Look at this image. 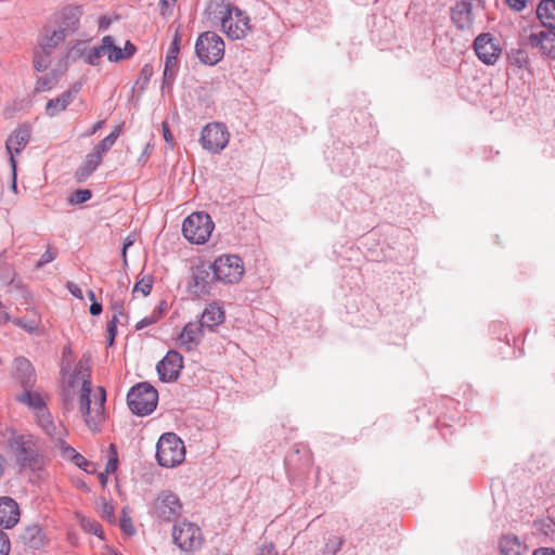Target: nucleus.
Instances as JSON below:
<instances>
[{
    "instance_id": "1",
    "label": "nucleus",
    "mask_w": 555,
    "mask_h": 555,
    "mask_svg": "<svg viewBox=\"0 0 555 555\" xmlns=\"http://www.w3.org/2000/svg\"><path fill=\"white\" fill-rule=\"evenodd\" d=\"M69 372V364H63L61 373L65 379V389H74L81 385L78 403L79 412L86 425L94 433L100 431V425L105 420L104 404L106 401V392L103 387H99V393L94 395L93 406L91 400L92 385L90 379L91 366L88 358H81L76 364L73 373Z\"/></svg>"
},
{
    "instance_id": "2",
    "label": "nucleus",
    "mask_w": 555,
    "mask_h": 555,
    "mask_svg": "<svg viewBox=\"0 0 555 555\" xmlns=\"http://www.w3.org/2000/svg\"><path fill=\"white\" fill-rule=\"evenodd\" d=\"M8 448L22 469H38L43 464L38 439L28 434H15L8 439Z\"/></svg>"
},
{
    "instance_id": "3",
    "label": "nucleus",
    "mask_w": 555,
    "mask_h": 555,
    "mask_svg": "<svg viewBox=\"0 0 555 555\" xmlns=\"http://www.w3.org/2000/svg\"><path fill=\"white\" fill-rule=\"evenodd\" d=\"M157 402V390L145 382L131 387L127 395L128 406L138 416L151 414L156 409Z\"/></svg>"
},
{
    "instance_id": "4",
    "label": "nucleus",
    "mask_w": 555,
    "mask_h": 555,
    "mask_svg": "<svg viewBox=\"0 0 555 555\" xmlns=\"http://www.w3.org/2000/svg\"><path fill=\"white\" fill-rule=\"evenodd\" d=\"M183 441L175 433L160 436L156 446V459L163 467H176L184 461Z\"/></svg>"
},
{
    "instance_id": "5",
    "label": "nucleus",
    "mask_w": 555,
    "mask_h": 555,
    "mask_svg": "<svg viewBox=\"0 0 555 555\" xmlns=\"http://www.w3.org/2000/svg\"><path fill=\"white\" fill-rule=\"evenodd\" d=\"M219 8L222 31L232 40L244 38L250 29V20L246 13L231 4H222Z\"/></svg>"
},
{
    "instance_id": "6",
    "label": "nucleus",
    "mask_w": 555,
    "mask_h": 555,
    "mask_svg": "<svg viewBox=\"0 0 555 555\" xmlns=\"http://www.w3.org/2000/svg\"><path fill=\"white\" fill-rule=\"evenodd\" d=\"M214 228L210 216L204 211H197L184 219L182 233L190 243L204 244L210 237Z\"/></svg>"
},
{
    "instance_id": "7",
    "label": "nucleus",
    "mask_w": 555,
    "mask_h": 555,
    "mask_svg": "<svg viewBox=\"0 0 555 555\" xmlns=\"http://www.w3.org/2000/svg\"><path fill=\"white\" fill-rule=\"evenodd\" d=\"M195 53L202 63L216 65L223 57L224 42L216 33L205 31L196 40Z\"/></svg>"
},
{
    "instance_id": "8",
    "label": "nucleus",
    "mask_w": 555,
    "mask_h": 555,
    "mask_svg": "<svg viewBox=\"0 0 555 555\" xmlns=\"http://www.w3.org/2000/svg\"><path fill=\"white\" fill-rule=\"evenodd\" d=\"M182 513V503L177 494L164 490L157 494L152 503L151 514L159 521H176Z\"/></svg>"
},
{
    "instance_id": "9",
    "label": "nucleus",
    "mask_w": 555,
    "mask_h": 555,
    "mask_svg": "<svg viewBox=\"0 0 555 555\" xmlns=\"http://www.w3.org/2000/svg\"><path fill=\"white\" fill-rule=\"evenodd\" d=\"M216 280L225 284L237 283L244 274V264L236 255H221L211 262Z\"/></svg>"
},
{
    "instance_id": "10",
    "label": "nucleus",
    "mask_w": 555,
    "mask_h": 555,
    "mask_svg": "<svg viewBox=\"0 0 555 555\" xmlns=\"http://www.w3.org/2000/svg\"><path fill=\"white\" fill-rule=\"evenodd\" d=\"M230 133L221 122L207 124L201 133L199 142L203 149L210 153H220L228 145Z\"/></svg>"
},
{
    "instance_id": "11",
    "label": "nucleus",
    "mask_w": 555,
    "mask_h": 555,
    "mask_svg": "<svg viewBox=\"0 0 555 555\" xmlns=\"http://www.w3.org/2000/svg\"><path fill=\"white\" fill-rule=\"evenodd\" d=\"M215 281L217 280L211 262L202 261L192 267V278L188 285L189 292L196 297L206 295Z\"/></svg>"
},
{
    "instance_id": "12",
    "label": "nucleus",
    "mask_w": 555,
    "mask_h": 555,
    "mask_svg": "<svg viewBox=\"0 0 555 555\" xmlns=\"http://www.w3.org/2000/svg\"><path fill=\"white\" fill-rule=\"evenodd\" d=\"M172 539L182 551H193L202 544V532L196 525L182 521L175 525Z\"/></svg>"
},
{
    "instance_id": "13",
    "label": "nucleus",
    "mask_w": 555,
    "mask_h": 555,
    "mask_svg": "<svg viewBox=\"0 0 555 555\" xmlns=\"http://www.w3.org/2000/svg\"><path fill=\"white\" fill-rule=\"evenodd\" d=\"M31 137V129L28 125H22L16 128L5 142L7 152L10 155V164L13 170V189L16 190V160L15 155L20 154L28 144Z\"/></svg>"
},
{
    "instance_id": "14",
    "label": "nucleus",
    "mask_w": 555,
    "mask_h": 555,
    "mask_svg": "<svg viewBox=\"0 0 555 555\" xmlns=\"http://www.w3.org/2000/svg\"><path fill=\"white\" fill-rule=\"evenodd\" d=\"M182 367L183 358L176 350L168 351L165 358L156 365L157 373L163 382L177 380Z\"/></svg>"
},
{
    "instance_id": "15",
    "label": "nucleus",
    "mask_w": 555,
    "mask_h": 555,
    "mask_svg": "<svg viewBox=\"0 0 555 555\" xmlns=\"http://www.w3.org/2000/svg\"><path fill=\"white\" fill-rule=\"evenodd\" d=\"M12 377L22 389L34 388L37 382L35 367L25 357L14 359Z\"/></svg>"
},
{
    "instance_id": "16",
    "label": "nucleus",
    "mask_w": 555,
    "mask_h": 555,
    "mask_svg": "<svg viewBox=\"0 0 555 555\" xmlns=\"http://www.w3.org/2000/svg\"><path fill=\"white\" fill-rule=\"evenodd\" d=\"M81 15L82 8L80 5H67L60 12L55 26L69 36L79 28Z\"/></svg>"
},
{
    "instance_id": "17",
    "label": "nucleus",
    "mask_w": 555,
    "mask_h": 555,
    "mask_svg": "<svg viewBox=\"0 0 555 555\" xmlns=\"http://www.w3.org/2000/svg\"><path fill=\"white\" fill-rule=\"evenodd\" d=\"M203 336V327L196 322H189L179 334L177 344L180 348L192 351L198 346Z\"/></svg>"
},
{
    "instance_id": "18",
    "label": "nucleus",
    "mask_w": 555,
    "mask_h": 555,
    "mask_svg": "<svg viewBox=\"0 0 555 555\" xmlns=\"http://www.w3.org/2000/svg\"><path fill=\"white\" fill-rule=\"evenodd\" d=\"M80 88L81 85L77 82L57 98L49 100L46 104L47 115L54 117L61 112L65 111L67 106L74 101L80 91Z\"/></svg>"
},
{
    "instance_id": "19",
    "label": "nucleus",
    "mask_w": 555,
    "mask_h": 555,
    "mask_svg": "<svg viewBox=\"0 0 555 555\" xmlns=\"http://www.w3.org/2000/svg\"><path fill=\"white\" fill-rule=\"evenodd\" d=\"M552 30L532 33L528 41L531 47L538 48L542 54L555 60V33Z\"/></svg>"
},
{
    "instance_id": "20",
    "label": "nucleus",
    "mask_w": 555,
    "mask_h": 555,
    "mask_svg": "<svg viewBox=\"0 0 555 555\" xmlns=\"http://www.w3.org/2000/svg\"><path fill=\"white\" fill-rule=\"evenodd\" d=\"M49 396L42 391L34 390V388L23 389V391L15 396V400L34 410L35 413L47 408V400Z\"/></svg>"
},
{
    "instance_id": "21",
    "label": "nucleus",
    "mask_w": 555,
    "mask_h": 555,
    "mask_svg": "<svg viewBox=\"0 0 555 555\" xmlns=\"http://www.w3.org/2000/svg\"><path fill=\"white\" fill-rule=\"evenodd\" d=\"M20 519L17 503L9 496L0 498V526L5 528L14 527Z\"/></svg>"
},
{
    "instance_id": "22",
    "label": "nucleus",
    "mask_w": 555,
    "mask_h": 555,
    "mask_svg": "<svg viewBox=\"0 0 555 555\" xmlns=\"http://www.w3.org/2000/svg\"><path fill=\"white\" fill-rule=\"evenodd\" d=\"M68 37L64 30H61L53 24H48L43 27L42 35L39 41L40 48L46 51H52L63 43Z\"/></svg>"
},
{
    "instance_id": "23",
    "label": "nucleus",
    "mask_w": 555,
    "mask_h": 555,
    "mask_svg": "<svg viewBox=\"0 0 555 555\" xmlns=\"http://www.w3.org/2000/svg\"><path fill=\"white\" fill-rule=\"evenodd\" d=\"M451 20L457 28L464 29L472 24V3L469 1H459L451 9Z\"/></svg>"
},
{
    "instance_id": "24",
    "label": "nucleus",
    "mask_w": 555,
    "mask_h": 555,
    "mask_svg": "<svg viewBox=\"0 0 555 555\" xmlns=\"http://www.w3.org/2000/svg\"><path fill=\"white\" fill-rule=\"evenodd\" d=\"M224 321V311L216 302L209 304L202 313L198 324L209 330L218 326Z\"/></svg>"
},
{
    "instance_id": "25",
    "label": "nucleus",
    "mask_w": 555,
    "mask_h": 555,
    "mask_svg": "<svg viewBox=\"0 0 555 555\" xmlns=\"http://www.w3.org/2000/svg\"><path fill=\"white\" fill-rule=\"evenodd\" d=\"M499 548L502 555H525L526 544L515 534H505L499 541Z\"/></svg>"
},
{
    "instance_id": "26",
    "label": "nucleus",
    "mask_w": 555,
    "mask_h": 555,
    "mask_svg": "<svg viewBox=\"0 0 555 555\" xmlns=\"http://www.w3.org/2000/svg\"><path fill=\"white\" fill-rule=\"evenodd\" d=\"M103 157L96 152L92 151L87 156L85 162L77 168L75 178L81 182L88 179L101 165Z\"/></svg>"
},
{
    "instance_id": "27",
    "label": "nucleus",
    "mask_w": 555,
    "mask_h": 555,
    "mask_svg": "<svg viewBox=\"0 0 555 555\" xmlns=\"http://www.w3.org/2000/svg\"><path fill=\"white\" fill-rule=\"evenodd\" d=\"M29 317L14 318L12 323L20 328H23L28 334H40L41 318L35 308L26 309Z\"/></svg>"
},
{
    "instance_id": "28",
    "label": "nucleus",
    "mask_w": 555,
    "mask_h": 555,
    "mask_svg": "<svg viewBox=\"0 0 555 555\" xmlns=\"http://www.w3.org/2000/svg\"><path fill=\"white\" fill-rule=\"evenodd\" d=\"M537 16L544 27L555 30V0H542L537 7Z\"/></svg>"
},
{
    "instance_id": "29",
    "label": "nucleus",
    "mask_w": 555,
    "mask_h": 555,
    "mask_svg": "<svg viewBox=\"0 0 555 555\" xmlns=\"http://www.w3.org/2000/svg\"><path fill=\"white\" fill-rule=\"evenodd\" d=\"M21 538L26 546L34 550L42 547L46 543V535L37 525L28 526Z\"/></svg>"
},
{
    "instance_id": "30",
    "label": "nucleus",
    "mask_w": 555,
    "mask_h": 555,
    "mask_svg": "<svg viewBox=\"0 0 555 555\" xmlns=\"http://www.w3.org/2000/svg\"><path fill=\"white\" fill-rule=\"evenodd\" d=\"M179 50L168 49L164 68V85H171L178 70Z\"/></svg>"
},
{
    "instance_id": "31",
    "label": "nucleus",
    "mask_w": 555,
    "mask_h": 555,
    "mask_svg": "<svg viewBox=\"0 0 555 555\" xmlns=\"http://www.w3.org/2000/svg\"><path fill=\"white\" fill-rule=\"evenodd\" d=\"M61 454L65 459L72 460L78 467L82 468L87 473H91L93 464L86 460L80 453H78L68 443L61 444Z\"/></svg>"
},
{
    "instance_id": "32",
    "label": "nucleus",
    "mask_w": 555,
    "mask_h": 555,
    "mask_svg": "<svg viewBox=\"0 0 555 555\" xmlns=\"http://www.w3.org/2000/svg\"><path fill=\"white\" fill-rule=\"evenodd\" d=\"M101 49L104 51V55L107 60L113 63H117L124 60L121 48L115 44V39L112 36H104L101 40Z\"/></svg>"
},
{
    "instance_id": "33",
    "label": "nucleus",
    "mask_w": 555,
    "mask_h": 555,
    "mask_svg": "<svg viewBox=\"0 0 555 555\" xmlns=\"http://www.w3.org/2000/svg\"><path fill=\"white\" fill-rule=\"evenodd\" d=\"M42 430L54 441L55 447L60 450L61 444L66 443L64 438L67 436V429L62 422H53L49 427H46Z\"/></svg>"
},
{
    "instance_id": "34",
    "label": "nucleus",
    "mask_w": 555,
    "mask_h": 555,
    "mask_svg": "<svg viewBox=\"0 0 555 555\" xmlns=\"http://www.w3.org/2000/svg\"><path fill=\"white\" fill-rule=\"evenodd\" d=\"M120 134V127L115 128L108 135L99 142L93 151L104 157V155L112 149Z\"/></svg>"
},
{
    "instance_id": "35",
    "label": "nucleus",
    "mask_w": 555,
    "mask_h": 555,
    "mask_svg": "<svg viewBox=\"0 0 555 555\" xmlns=\"http://www.w3.org/2000/svg\"><path fill=\"white\" fill-rule=\"evenodd\" d=\"M52 51L40 48L34 54V67L37 72H44L51 64Z\"/></svg>"
},
{
    "instance_id": "36",
    "label": "nucleus",
    "mask_w": 555,
    "mask_h": 555,
    "mask_svg": "<svg viewBox=\"0 0 555 555\" xmlns=\"http://www.w3.org/2000/svg\"><path fill=\"white\" fill-rule=\"evenodd\" d=\"M103 55L104 51L101 49V44L87 48L81 52L82 60L92 66H98Z\"/></svg>"
},
{
    "instance_id": "37",
    "label": "nucleus",
    "mask_w": 555,
    "mask_h": 555,
    "mask_svg": "<svg viewBox=\"0 0 555 555\" xmlns=\"http://www.w3.org/2000/svg\"><path fill=\"white\" fill-rule=\"evenodd\" d=\"M57 81L59 74L56 72H51L37 80L35 90L37 92H44L51 90L53 87L56 86Z\"/></svg>"
},
{
    "instance_id": "38",
    "label": "nucleus",
    "mask_w": 555,
    "mask_h": 555,
    "mask_svg": "<svg viewBox=\"0 0 555 555\" xmlns=\"http://www.w3.org/2000/svg\"><path fill=\"white\" fill-rule=\"evenodd\" d=\"M153 287V279L151 276H143L139 280L133 287V294L141 293L143 296H147Z\"/></svg>"
},
{
    "instance_id": "39",
    "label": "nucleus",
    "mask_w": 555,
    "mask_h": 555,
    "mask_svg": "<svg viewBox=\"0 0 555 555\" xmlns=\"http://www.w3.org/2000/svg\"><path fill=\"white\" fill-rule=\"evenodd\" d=\"M474 50L478 59L486 64V33H481L476 37Z\"/></svg>"
},
{
    "instance_id": "40",
    "label": "nucleus",
    "mask_w": 555,
    "mask_h": 555,
    "mask_svg": "<svg viewBox=\"0 0 555 555\" xmlns=\"http://www.w3.org/2000/svg\"><path fill=\"white\" fill-rule=\"evenodd\" d=\"M81 526L87 532L103 539L102 526L98 521L93 519L82 518Z\"/></svg>"
},
{
    "instance_id": "41",
    "label": "nucleus",
    "mask_w": 555,
    "mask_h": 555,
    "mask_svg": "<svg viewBox=\"0 0 555 555\" xmlns=\"http://www.w3.org/2000/svg\"><path fill=\"white\" fill-rule=\"evenodd\" d=\"M344 539L341 537L332 535L325 543V552L328 554H336L343 546Z\"/></svg>"
},
{
    "instance_id": "42",
    "label": "nucleus",
    "mask_w": 555,
    "mask_h": 555,
    "mask_svg": "<svg viewBox=\"0 0 555 555\" xmlns=\"http://www.w3.org/2000/svg\"><path fill=\"white\" fill-rule=\"evenodd\" d=\"M92 196V193L90 190L81 189L76 190L74 193L70 194L68 201L70 204H82L87 201H89Z\"/></svg>"
},
{
    "instance_id": "43",
    "label": "nucleus",
    "mask_w": 555,
    "mask_h": 555,
    "mask_svg": "<svg viewBox=\"0 0 555 555\" xmlns=\"http://www.w3.org/2000/svg\"><path fill=\"white\" fill-rule=\"evenodd\" d=\"M119 319L116 314H113L112 319L107 323V345L113 346L117 334V323Z\"/></svg>"
},
{
    "instance_id": "44",
    "label": "nucleus",
    "mask_w": 555,
    "mask_h": 555,
    "mask_svg": "<svg viewBox=\"0 0 555 555\" xmlns=\"http://www.w3.org/2000/svg\"><path fill=\"white\" fill-rule=\"evenodd\" d=\"M36 418H37V423L38 425L44 429L46 427H49L51 425V423L54 422L51 413L49 412L48 408L41 410V411H38L36 413Z\"/></svg>"
},
{
    "instance_id": "45",
    "label": "nucleus",
    "mask_w": 555,
    "mask_h": 555,
    "mask_svg": "<svg viewBox=\"0 0 555 555\" xmlns=\"http://www.w3.org/2000/svg\"><path fill=\"white\" fill-rule=\"evenodd\" d=\"M160 319V311L154 310L151 315L143 318L141 321H139L135 325V330L140 331L144 327L152 325L156 323Z\"/></svg>"
},
{
    "instance_id": "46",
    "label": "nucleus",
    "mask_w": 555,
    "mask_h": 555,
    "mask_svg": "<svg viewBox=\"0 0 555 555\" xmlns=\"http://www.w3.org/2000/svg\"><path fill=\"white\" fill-rule=\"evenodd\" d=\"M488 44L491 47V54L488 53V65L493 64L501 55L502 49L493 42V38L488 34Z\"/></svg>"
},
{
    "instance_id": "47",
    "label": "nucleus",
    "mask_w": 555,
    "mask_h": 555,
    "mask_svg": "<svg viewBox=\"0 0 555 555\" xmlns=\"http://www.w3.org/2000/svg\"><path fill=\"white\" fill-rule=\"evenodd\" d=\"M152 75H153V67L149 64H145L140 72L137 82L142 83V87H144L150 81V78L152 77Z\"/></svg>"
},
{
    "instance_id": "48",
    "label": "nucleus",
    "mask_w": 555,
    "mask_h": 555,
    "mask_svg": "<svg viewBox=\"0 0 555 555\" xmlns=\"http://www.w3.org/2000/svg\"><path fill=\"white\" fill-rule=\"evenodd\" d=\"M109 307L114 311V314H116L118 318L119 317L127 318V315L125 314L124 299L112 298Z\"/></svg>"
},
{
    "instance_id": "49",
    "label": "nucleus",
    "mask_w": 555,
    "mask_h": 555,
    "mask_svg": "<svg viewBox=\"0 0 555 555\" xmlns=\"http://www.w3.org/2000/svg\"><path fill=\"white\" fill-rule=\"evenodd\" d=\"M11 543L5 532L0 530V555H9Z\"/></svg>"
},
{
    "instance_id": "50",
    "label": "nucleus",
    "mask_w": 555,
    "mask_h": 555,
    "mask_svg": "<svg viewBox=\"0 0 555 555\" xmlns=\"http://www.w3.org/2000/svg\"><path fill=\"white\" fill-rule=\"evenodd\" d=\"M120 529L127 534H133L135 532L134 527L132 525L131 518L124 514L120 518Z\"/></svg>"
},
{
    "instance_id": "51",
    "label": "nucleus",
    "mask_w": 555,
    "mask_h": 555,
    "mask_svg": "<svg viewBox=\"0 0 555 555\" xmlns=\"http://www.w3.org/2000/svg\"><path fill=\"white\" fill-rule=\"evenodd\" d=\"M55 257H56V253L52 251L51 249H48V250H46L41 255V257H40L39 261L37 262L36 267L37 268H42L44 264L53 261L55 259Z\"/></svg>"
},
{
    "instance_id": "52",
    "label": "nucleus",
    "mask_w": 555,
    "mask_h": 555,
    "mask_svg": "<svg viewBox=\"0 0 555 555\" xmlns=\"http://www.w3.org/2000/svg\"><path fill=\"white\" fill-rule=\"evenodd\" d=\"M13 319L9 313L7 305L0 299V324L12 322Z\"/></svg>"
},
{
    "instance_id": "53",
    "label": "nucleus",
    "mask_w": 555,
    "mask_h": 555,
    "mask_svg": "<svg viewBox=\"0 0 555 555\" xmlns=\"http://www.w3.org/2000/svg\"><path fill=\"white\" fill-rule=\"evenodd\" d=\"M135 51H137L135 46L130 40H127L125 43V48L121 49L124 60H127V59H130L131 56H133Z\"/></svg>"
},
{
    "instance_id": "54",
    "label": "nucleus",
    "mask_w": 555,
    "mask_h": 555,
    "mask_svg": "<svg viewBox=\"0 0 555 555\" xmlns=\"http://www.w3.org/2000/svg\"><path fill=\"white\" fill-rule=\"evenodd\" d=\"M66 288L76 298L83 299L82 291H81V288L76 283L70 282V281L67 282Z\"/></svg>"
},
{
    "instance_id": "55",
    "label": "nucleus",
    "mask_w": 555,
    "mask_h": 555,
    "mask_svg": "<svg viewBox=\"0 0 555 555\" xmlns=\"http://www.w3.org/2000/svg\"><path fill=\"white\" fill-rule=\"evenodd\" d=\"M505 1L512 10H514L516 12H520L527 7L528 0H505Z\"/></svg>"
},
{
    "instance_id": "56",
    "label": "nucleus",
    "mask_w": 555,
    "mask_h": 555,
    "mask_svg": "<svg viewBox=\"0 0 555 555\" xmlns=\"http://www.w3.org/2000/svg\"><path fill=\"white\" fill-rule=\"evenodd\" d=\"M111 450H113L114 456L112 459H109L106 464L105 473H107V474L115 472L117 468V463H118L114 444H111Z\"/></svg>"
},
{
    "instance_id": "57",
    "label": "nucleus",
    "mask_w": 555,
    "mask_h": 555,
    "mask_svg": "<svg viewBox=\"0 0 555 555\" xmlns=\"http://www.w3.org/2000/svg\"><path fill=\"white\" fill-rule=\"evenodd\" d=\"M180 42H181V35H180L179 28H177L169 49H175V50L180 51Z\"/></svg>"
},
{
    "instance_id": "58",
    "label": "nucleus",
    "mask_w": 555,
    "mask_h": 555,
    "mask_svg": "<svg viewBox=\"0 0 555 555\" xmlns=\"http://www.w3.org/2000/svg\"><path fill=\"white\" fill-rule=\"evenodd\" d=\"M134 243V240L131 238L130 236H127L125 238V242H124V246H122V259H124V262L127 263V249L132 246Z\"/></svg>"
},
{
    "instance_id": "59",
    "label": "nucleus",
    "mask_w": 555,
    "mask_h": 555,
    "mask_svg": "<svg viewBox=\"0 0 555 555\" xmlns=\"http://www.w3.org/2000/svg\"><path fill=\"white\" fill-rule=\"evenodd\" d=\"M111 25V18L107 16H101L99 18V30L104 31L106 30Z\"/></svg>"
},
{
    "instance_id": "60",
    "label": "nucleus",
    "mask_w": 555,
    "mask_h": 555,
    "mask_svg": "<svg viewBox=\"0 0 555 555\" xmlns=\"http://www.w3.org/2000/svg\"><path fill=\"white\" fill-rule=\"evenodd\" d=\"M102 304L93 301L90 306V313L92 315H99L102 312Z\"/></svg>"
},
{
    "instance_id": "61",
    "label": "nucleus",
    "mask_w": 555,
    "mask_h": 555,
    "mask_svg": "<svg viewBox=\"0 0 555 555\" xmlns=\"http://www.w3.org/2000/svg\"><path fill=\"white\" fill-rule=\"evenodd\" d=\"M532 555H555V551L547 547H542L533 552Z\"/></svg>"
},
{
    "instance_id": "62",
    "label": "nucleus",
    "mask_w": 555,
    "mask_h": 555,
    "mask_svg": "<svg viewBox=\"0 0 555 555\" xmlns=\"http://www.w3.org/2000/svg\"><path fill=\"white\" fill-rule=\"evenodd\" d=\"M103 124H104V120L96 121L93 125V127L91 128V130L88 131L85 135L90 137V135L94 134L96 131H99L102 128Z\"/></svg>"
},
{
    "instance_id": "63",
    "label": "nucleus",
    "mask_w": 555,
    "mask_h": 555,
    "mask_svg": "<svg viewBox=\"0 0 555 555\" xmlns=\"http://www.w3.org/2000/svg\"><path fill=\"white\" fill-rule=\"evenodd\" d=\"M272 551H273L272 544H263L260 547V555H271Z\"/></svg>"
},
{
    "instance_id": "64",
    "label": "nucleus",
    "mask_w": 555,
    "mask_h": 555,
    "mask_svg": "<svg viewBox=\"0 0 555 555\" xmlns=\"http://www.w3.org/2000/svg\"><path fill=\"white\" fill-rule=\"evenodd\" d=\"M103 514L107 517V518H111L113 517L114 515V508L112 505L105 503L104 506H103Z\"/></svg>"
}]
</instances>
